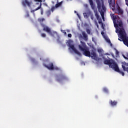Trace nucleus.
I'll use <instances>...</instances> for the list:
<instances>
[{
    "instance_id": "obj_31",
    "label": "nucleus",
    "mask_w": 128,
    "mask_h": 128,
    "mask_svg": "<svg viewBox=\"0 0 128 128\" xmlns=\"http://www.w3.org/2000/svg\"><path fill=\"white\" fill-rule=\"evenodd\" d=\"M90 18L92 20H94V15L92 14L90 16Z\"/></svg>"
},
{
    "instance_id": "obj_44",
    "label": "nucleus",
    "mask_w": 128,
    "mask_h": 128,
    "mask_svg": "<svg viewBox=\"0 0 128 128\" xmlns=\"http://www.w3.org/2000/svg\"><path fill=\"white\" fill-rule=\"evenodd\" d=\"M75 12H76V11H75Z\"/></svg>"
},
{
    "instance_id": "obj_5",
    "label": "nucleus",
    "mask_w": 128,
    "mask_h": 128,
    "mask_svg": "<svg viewBox=\"0 0 128 128\" xmlns=\"http://www.w3.org/2000/svg\"><path fill=\"white\" fill-rule=\"evenodd\" d=\"M104 64H108L110 68H112V70L114 69L115 67L116 66V63L114 62V61L112 60H104Z\"/></svg>"
},
{
    "instance_id": "obj_18",
    "label": "nucleus",
    "mask_w": 128,
    "mask_h": 128,
    "mask_svg": "<svg viewBox=\"0 0 128 128\" xmlns=\"http://www.w3.org/2000/svg\"><path fill=\"white\" fill-rule=\"evenodd\" d=\"M82 36L84 38V40H86H86H88V34H86V32H82Z\"/></svg>"
},
{
    "instance_id": "obj_8",
    "label": "nucleus",
    "mask_w": 128,
    "mask_h": 128,
    "mask_svg": "<svg viewBox=\"0 0 128 128\" xmlns=\"http://www.w3.org/2000/svg\"><path fill=\"white\" fill-rule=\"evenodd\" d=\"M110 6L112 8V10L114 11V6L116 4V0H108Z\"/></svg>"
},
{
    "instance_id": "obj_15",
    "label": "nucleus",
    "mask_w": 128,
    "mask_h": 128,
    "mask_svg": "<svg viewBox=\"0 0 128 128\" xmlns=\"http://www.w3.org/2000/svg\"><path fill=\"white\" fill-rule=\"evenodd\" d=\"M122 40L124 44H125V46H128V37H124V38H122Z\"/></svg>"
},
{
    "instance_id": "obj_4",
    "label": "nucleus",
    "mask_w": 128,
    "mask_h": 128,
    "mask_svg": "<svg viewBox=\"0 0 128 128\" xmlns=\"http://www.w3.org/2000/svg\"><path fill=\"white\" fill-rule=\"evenodd\" d=\"M78 48L82 52H83V54L85 56H88V58H90V50H88V48L86 47L82 48V46L80 45H78Z\"/></svg>"
},
{
    "instance_id": "obj_41",
    "label": "nucleus",
    "mask_w": 128,
    "mask_h": 128,
    "mask_svg": "<svg viewBox=\"0 0 128 128\" xmlns=\"http://www.w3.org/2000/svg\"><path fill=\"white\" fill-rule=\"evenodd\" d=\"M118 40H120V42H122V40H120V39L118 38Z\"/></svg>"
},
{
    "instance_id": "obj_16",
    "label": "nucleus",
    "mask_w": 128,
    "mask_h": 128,
    "mask_svg": "<svg viewBox=\"0 0 128 128\" xmlns=\"http://www.w3.org/2000/svg\"><path fill=\"white\" fill-rule=\"evenodd\" d=\"M62 4H64V1H61L60 2H58L55 5L56 8H60V6H62Z\"/></svg>"
},
{
    "instance_id": "obj_9",
    "label": "nucleus",
    "mask_w": 128,
    "mask_h": 128,
    "mask_svg": "<svg viewBox=\"0 0 128 128\" xmlns=\"http://www.w3.org/2000/svg\"><path fill=\"white\" fill-rule=\"evenodd\" d=\"M114 8L115 10V13L118 14H120V16H122L124 14V11L122 10L118 6L117 9L116 10V5L114 6Z\"/></svg>"
},
{
    "instance_id": "obj_39",
    "label": "nucleus",
    "mask_w": 128,
    "mask_h": 128,
    "mask_svg": "<svg viewBox=\"0 0 128 128\" xmlns=\"http://www.w3.org/2000/svg\"><path fill=\"white\" fill-rule=\"evenodd\" d=\"M124 56V58H126V56Z\"/></svg>"
},
{
    "instance_id": "obj_21",
    "label": "nucleus",
    "mask_w": 128,
    "mask_h": 128,
    "mask_svg": "<svg viewBox=\"0 0 128 128\" xmlns=\"http://www.w3.org/2000/svg\"><path fill=\"white\" fill-rule=\"evenodd\" d=\"M40 8H42V3H40V6H39L33 10L34 12H36V10H40Z\"/></svg>"
},
{
    "instance_id": "obj_28",
    "label": "nucleus",
    "mask_w": 128,
    "mask_h": 128,
    "mask_svg": "<svg viewBox=\"0 0 128 128\" xmlns=\"http://www.w3.org/2000/svg\"><path fill=\"white\" fill-rule=\"evenodd\" d=\"M54 10H56V6H52L51 8L52 12H54Z\"/></svg>"
},
{
    "instance_id": "obj_34",
    "label": "nucleus",
    "mask_w": 128,
    "mask_h": 128,
    "mask_svg": "<svg viewBox=\"0 0 128 128\" xmlns=\"http://www.w3.org/2000/svg\"><path fill=\"white\" fill-rule=\"evenodd\" d=\"M98 24H102V21H98Z\"/></svg>"
},
{
    "instance_id": "obj_30",
    "label": "nucleus",
    "mask_w": 128,
    "mask_h": 128,
    "mask_svg": "<svg viewBox=\"0 0 128 128\" xmlns=\"http://www.w3.org/2000/svg\"><path fill=\"white\" fill-rule=\"evenodd\" d=\"M106 42H108V44H111L110 40V39H107V40H106Z\"/></svg>"
},
{
    "instance_id": "obj_19",
    "label": "nucleus",
    "mask_w": 128,
    "mask_h": 128,
    "mask_svg": "<svg viewBox=\"0 0 128 128\" xmlns=\"http://www.w3.org/2000/svg\"><path fill=\"white\" fill-rule=\"evenodd\" d=\"M92 8V10H94L96 8V6H94V1L92 0H88Z\"/></svg>"
},
{
    "instance_id": "obj_25",
    "label": "nucleus",
    "mask_w": 128,
    "mask_h": 128,
    "mask_svg": "<svg viewBox=\"0 0 128 128\" xmlns=\"http://www.w3.org/2000/svg\"><path fill=\"white\" fill-rule=\"evenodd\" d=\"M95 16H96L97 20H98L99 18H100V15H98V12H96V13L95 14Z\"/></svg>"
},
{
    "instance_id": "obj_38",
    "label": "nucleus",
    "mask_w": 128,
    "mask_h": 128,
    "mask_svg": "<svg viewBox=\"0 0 128 128\" xmlns=\"http://www.w3.org/2000/svg\"><path fill=\"white\" fill-rule=\"evenodd\" d=\"M64 34H66V32H64Z\"/></svg>"
},
{
    "instance_id": "obj_42",
    "label": "nucleus",
    "mask_w": 128,
    "mask_h": 128,
    "mask_svg": "<svg viewBox=\"0 0 128 128\" xmlns=\"http://www.w3.org/2000/svg\"><path fill=\"white\" fill-rule=\"evenodd\" d=\"M67 0V2H68V1L69 0ZM70 0L72 1V0Z\"/></svg>"
},
{
    "instance_id": "obj_24",
    "label": "nucleus",
    "mask_w": 128,
    "mask_h": 128,
    "mask_svg": "<svg viewBox=\"0 0 128 128\" xmlns=\"http://www.w3.org/2000/svg\"><path fill=\"white\" fill-rule=\"evenodd\" d=\"M41 36L42 38H46V34L44 33H42Z\"/></svg>"
},
{
    "instance_id": "obj_20",
    "label": "nucleus",
    "mask_w": 128,
    "mask_h": 128,
    "mask_svg": "<svg viewBox=\"0 0 128 128\" xmlns=\"http://www.w3.org/2000/svg\"><path fill=\"white\" fill-rule=\"evenodd\" d=\"M45 66L48 68V70H54V64L52 63H50L49 64V66L46 65Z\"/></svg>"
},
{
    "instance_id": "obj_37",
    "label": "nucleus",
    "mask_w": 128,
    "mask_h": 128,
    "mask_svg": "<svg viewBox=\"0 0 128 128\" xmlns=\"http://www.w3.org/2000/svg\"><path fill=\"white\" fill-rule=\"evenodd\" d=\"M98 52H100V50H98Z\"/></svg>"
},
{
    "instance_id": "obj_11",
    "label": "nucleus",
    "mask_w": 128,
    "mask_h": 128,
    "mask_svg": "<svg viewBox=\"0 0 128 128\" xmlns=\"http://www.w3.org/2000/svg\"><path fill=\"white\" fill-rule=\"evenodd\" d=\"M69 46L70 48H71L74 51L75 54H76L78 56H82V54H80V52H78V50H77L76 49V48H74V45L70 44Z\"/></svg>"
},
{
    "instance_id": "obj_43",
    "label": "nucleus",
    "mask_w": 128,
    "mask_h": 128,
    "mask_svg": "<svg viewBox=\"0 0 128 128\" xmlns=\"http://www.w3.org/2000/svg\"><path fill=\"white\" fill-rule=\"evenodd\" d=\"M78 14V16H80V15H78V14Z\"/></svg>"
},
{
    "instance_id": "obj_23",
    "label": "nucleus",
    "mask_w": 128,
    "mask_h": 128,
    "mask_svg": "<svg viewBox=\"0 0 128 128\" xmlns=\"http://www.w3.org/2000/svg\"><path fill=\"white\" fill-rule=\"evenodd\" d=\"M103 92H106V94H108V90L106 88H103Z\"/></svg>"
},
{
    "instance_id": "obj_2",
    "label": "nucleus",
    "mask_w": 128,
    "mask_h": 128,
    "mask_svg": "<svg viewBox=\"0 0 128 128\" xmlns=\"http://www.w3.org/2000/svg\"><path fill=\"white\" fill-rule=\"evenodd\" d=\"M100 1L102 2L100 3ZM96 0V3L97 4V8L99 12H100L101 16L102 17V20L104 18V12L106 10V6L104 4V0Z\"/></svg>"
},
{
    "instance_id": "obj_32",
    "label": "nucleus",
    "mask_w": 128,
    "mask_h": 128,
    "mask_svg": "<svg viewBox=\"0 0 128 128\" xmlns=\"http://www.w3.org/2000/svg\"><path fill=\"white\" fill-rule=\"evenodd\" d=\"M68 38H72V34H68Z\"/></svg>"
},
{
    "instance_id": "obj_22",
    "label": "nucleus",
    "mask_w": 128,
    "mask_h": 128,
    "mask_svg": "<svg viewBox=\"0 0 128 128\" xmlns=\"http://www.w3.org/2000/svg\"><path fill=\"white\" fill-rule=\"evenodd\" d=\"M84 18H88V13H84L83 14Z\"/></svg>"
},
{
    "instance_id": "obj_40",
    "label": "nucleus",
    "mask_w": 128,
    "mask_h": 128,
    "mask_svg": "<svg viewBox=\"0 0 128 128\" xmlns=\"http://www.w3.org/2000/svg\"><path fill=\"white\" fill-rule=\"evenodd\" d=\"M43 14L42 11H41V14Z\"/></svg>"
},
{
    "instance_id": "obj_27",
    "label": "nucleus",
    "mask_w": 128,
    "mask_h": 128,
    "mask_svg": "<svg viewBox=\"0 0 128 128\" xmlns=\"http://www.w3.org/2000/svg\"><path fill=\"white\" fill-rule=\"evenodd\" d=\"M116 56H118L120 54V52L116 49Z\"/></svg>"
},
{
    "instance_id": "obj_29",
    "label": "nucleus",
    "mask_w": 128,
    "mask_h": 128,
    "mask_svg": "<svg viewBox=\"0 0 128 128\" xmlns=\"http://www.w3.org/2000/svg\"><path fill=\"white\" fill-rule=\"evenodd\" d=\"M34 2H42V0H34Z\"/></svg>"
},
{
    "instance_id": "obj_35",
    "label": "nucleus",
    "mask_w": 128,
    "mask_h": 128,
    "mask_svg": "<svg viewBox=\"0 0 128 128\" xmlns=\"http://www.w3.org/2000/svg\"><path fill=\"white\" fill-rule=\"evenodd\" d=\"M96 26H97V28H98V22H96Z\"/></svg>"
},
{
    "instance_id": "obj_14",
    "label": "nucleus",
    "mask_w": 128,
    "mask_h": 128,
    "mask_svg": "<svg viewBox=\"0 0 128 128\" xmlns=\"http://www.w3.org/2000/svg\"><path fill=\"white\" fill-rule=\"evenodd\" d=\"M91 58H93V60H98V56H96V52L94 51L91 52Z\"/></svg>"
},
{
    "instance_id": "obj_17",
    "label": "nucleus",
    "mask_w": 128,
    "mask_h": 128,
    "mask_svg": "<svg viewBox=\"0 0 128 128\" xmlns=\"http://www.w3.org/2000/svg\"><path fill=\"white\" fill-rule=\"evenodd\" d=\"M109 104L111 106H115L118 104V102L116 101H112V100H110L109 102Z\"/></svg>"
},
{
    "instance_id": "obj_12",
    "label": "nucleus",
    "mask_w": 128,
    "mask_h": 128,
    "mask_svg": "<svg viewBox=\"0 0 128 128\" xmlns=\"http://www.w3.org/2000/svg\"><path fill=\"white\" fill-rule=\"evenodd\" d=\"M114 70L115 72H119V74H122V76H124V72L120 70V68H118V64L117 65H116V67H114Z\"/></svg>"
},
{
    "instance_id": "obj_10",
    "label": "nucleus",
    "mask_w": 128,
    "mask_h": 128,
    "mask_svg": "<svg viewBox=\"0 0 128 128\" xmlns=\"http://www.w3.org/2000/svg\"><path fill=\"white\" fill-rule=\"evenodd\" d=\"M119 34L122 39L126 37V32L124 31V28L120 29L119 31Z\"/></svg>"
},
{
    "instance_id": "obj_7",
    "label": "nucleus",
    "mask_w": 128,
    "mask_h": 128,
    "mask_svg": "<svg viewBox=\"0 0 128 128\" xmlns=\"http://www.w3.org/2000/svg\"><path fill=\"white\" fill-rule=\"evenodd\" d=\"M60 78H58V75L56 76V80L58 82H62L63 80H66V76L64 74H61L59 75Z\"/></svg>"
},
{
    "instance_id": "obj_26",
    "label": "nucleus",
    "mask_w": 128,
    "mask_h": 128,
    "mask_svg": "<svg viewBox=\"0 0 128 128\" xmlns=\"http://www.w3.org/2000/svg\"><path fill=\"white\" fill-rule=\"evenodd\" d=\"M86 32L88 34H90V29H86Z\"/></svg>"
},
{
    "instance_id": "obj_36",
    "label": "nucleus",
    "mask_w": 128,
    "mask_h": 128,
    "mask_svg": "<svg viewBox=\"0 0 128 128\" xmlns=\"http://www.w3.org/2000/svg\"><path fill=\"white\" fill-rule=\"evenodd\" d=\"M61 32H63V34H64V30H61Z\"/></svg>"
},
{
    "instance_id": "obj_33",
    "label": "nucleus",
    "mask_w": 128,
    "mask_h": 128,
    "mask_svg": "<svg viewBox=\"0 0 128 128\" xmlns=\"http://www.w3.org/2000/svg\"><path fill=\"white\" fill-rule=\"evenodd\" d=\"M126 4L127 6H128V0H126Z\"/></svg>"
},
{
    "instance_id": "obj_3",
    "label": "nucleus",
    "mask_w": 128,
    "mask_h": 128,
    "mask_svg": "<svg viewBox=\"0 0 128 128\" xmlns=\"http://www.w3.org/2000/svg\"><path fill=\"white\" fill-rule=\"evenodd\" d=\"M110 16L113 20L114 26L116 25L120 28H122V20H120V18L118 16H116L114 14H111Z\"/></svg>"
},
{
    "instance_id": "obj_6",
    "label": "nucleus",
    "mask_w": 128,
    "mask_h": 128,
    "mask_svg": "<svg viewBox=\"0 0 128 128\" xmlns=\"http://www.w3.org/2000/svg\"><path fill=\"white\" fill-rule=\"evenodd\" d=\"M22 6L26 8V6H28V8H30L32 6V0H22Z\"/></svg>"
},
{
    "instance_id": "obj_13",
    "label": "nucleus",
    "mask_w": 128,
    "mask_h": 128,
    "mask_svg": "<svg viewBox=\"0 0 128 128\" xmlns=\"http://www.w3.org/2000/svg\"><path fill=\"white\" fill-rule=\"evenodd\" d=\"M122 68L124 72H128V63L124 62L122 64Z\"/></svg>"
},
{
    "instance_id": "obj_1",
    "label": "nucleus",
    "mask_w": 128,
    "mask_h": 128,
    "mask_svg": "<svg viewBox=\"0 0 128 128\" xmlns=\"http://www.w3.org/2000/svg\"><path fill=\"white\" fill-rule=\"evenodd\" d=\"M38 22L40 24L42 28H43V30L44 32H46L49 34H50V36H54V34H58V32H52V29H50V27L44 24V22L45 20L44 18H39L38 19Z\"/></svg>"
}]
</instances>
